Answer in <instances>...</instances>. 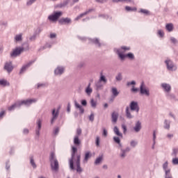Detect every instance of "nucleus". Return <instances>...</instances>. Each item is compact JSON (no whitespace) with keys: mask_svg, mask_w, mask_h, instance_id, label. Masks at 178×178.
Here are the masks:
<instances>
[{"mask_svg":"<svg viewBox=\"0 0 178 178\" xmlns=\"http://www.w3.org/2000/svg\"><path fill=\"white\" fill-rule=\"evenodd\" d=\"M126 51H130V47L123 46L121 47L120 49L118 50L117 54L119 56V58H120L122 60H123L124 58H129V59H134V54H133L132 53L124 54L126 52Z\"/></svg>","mask_w":178,"mask_h":178,"instance_id":"obj_1","label":"nucleus"},{"mask_svg":"<svg viewBox=\"0 0 178 178\" xmlns=\"http://www.w3.org/2000/svg\"><path fill=\"white\" fill-rule=\"evenodd\" d=\"M35 102V99H26L17 102L15 104H13L11 106L8 107V111H13L16 106H21V105H31L33 102Z\"/></svg>","mask_w":178,"mask_h":178,"instance_id":"obj_2","label":"nucleus"},{"mask_svg":"<svg viewBox=\"0 0 178 178\" xmlns=\"http://www.w3.org/2000/svg\"><path fill=\"white\" fill-rule=\"evenodd\" d=\"M49 160L52 170H58L59 169V162L56 159L54 152L51 153Z\"/></svg>","mask_w":178,"mask_h":178,"instance_id":"obj_3","label":"nucleus"},{"mask_svg":"<svg viewBox=\"0 0 178 178\" xmlns=\"http://www.w3.org/2000/svg\"><path fill=\"white\" fill-rule=\"evenodd\" d=\"M72 159L70 160V169L73 170L74 169V161L77 160V155L76 156V153L77 152V148H76V147L74 146H72Z\"/></svg>","mask_w":178,"mask_h":178,"instance_id":"obj_4","label":"nucleus"},{"mask_svg":"<svg viewBox=\"0 0 178 178\" xmlns=\"http://www.w3.org/2000/svg\"><path fill=\"white\" fill-rule=\"evenodd\" d=\"M140 94H142V95H146V97H149V90L145 88V85L144 84V82L141 83V85L140 87Z\"/></svg>","mask_w":178,"mask_h":178,"instance_id":"obj_5","label":"nucleus"},{"mask_svg":"<svg viewBox=\"0 0 178 178\" xmlns=\"http://www.w3.org/2000/svg\"><path fill=\"white\" fill-rule=\"evenodd\" d=\"M60 16H62V12L54 13V15L49 16V20L51 22H56Z\"/></svg>","mask_w":178,"mask_h":178,"instance_id":"obj_6","label":"nucleus"},{"mask_svg":"<svg viewBox=\"0 0 178 178\" xmlns=\"http://www.w3.org/2000/svg\"><path fill=\"white\" fill-rule=\"evenodd\" d=\"M24 51V48L22 47H17L15 49H14L13 51V52L11 53V56H17L19 55H20V54L22 52H23Z\"/></svg>","mask_w":178,"mask_h":178,"instance_id":"obj_7","label":"nucleus"},{"mask_svg":"<svg viewBox=\"0 0 178 178\" xmlns=\"http://www.w3.org/2000/svg\"><path fill=\"white\" fill-rule=\"evenodd\" d=\"M130 109L131 111H136L137 113L140 111V107H138V104L136 102H131L130 104Z\"/></svg>","mask_w":178,"mask_h":178,"instance_id":"obj_8","label":"nucleus"},{"mask_svg":"<svg viewBox=\"0 0 178 178\" xmlns=\"http://www.w3.org/2000/svg\"><path fill=\"white\" fill-rule=\"evenodd\" d=\"M165 63L167 65V69H168V70H176V67H175V65H173V62H172V60H165Z\"/></svg>","mask_w":178,"mask_h":178,"instance_id":"obj_9","label":"nucleus"},{"mask_svg":"<svg viewBox=\"0 0 178 178\" xmlns=\"http://www.w3.org/2000/svg\"><path fill=\"white\" fill-rule=\"evenodd\" d=\"M80 158H81L80 154H77L76 160L74 161V162H76V171L79 172H81V168L80 167Z\"/></svg>","mask_w":178,"mask_h":178,"instance_id":"obj_10","label":"nucleus"},{"mask_svg":"<svg viewBox=\"0 0 178 178\" xmlns=\"http://www.w3.org/2000/svg\"><path fill=\"white\" fill-rule=\"evenodd\" d=\"M58 23H60V24H69L70 23H72V19H70V18H61L60 19H59Z\"/></svg>","mask_w":178,"mask_h":178,"instance_id":"obj_11","label":"nucleus"},{"mask_svg":"<svg viewBox=\"0 0 178 178\" xmlns=\"http://www.w3.org/2000/svg\"><path fill=\"white\" fill-rule=\"evenodd\" d=\"M5 70H7L8 73H10L13 70V66L12 65V62L6 63L4 66Z\"/></svg>","mask_w":178,"mask_h":178,"instance_id":"obj_12","label":"nucleus"},{"mask_svg":"<svg viewBox=\"0 0 178 178\" xmlns=\"http://www.w3.org/2000/svg\"><path fill=\"white\" fill-rule=\"evenodd\" d=\"M161 87L166 92H169V91L172 90V87H170V85L168 83H162Z\"/></svg>","mask_w":178,"mask_h":178,"instance_id":"obj_13","label":"nucleus"},{"mask_svg":"<svg viewBox=\"0 0 178 178\" xmlns=\"http://www.w3.org/2000/svg\"><path fill=\"white\" fill-rule=\"evenodd\" d=\"M63 72H65V68L62 67H58L55 70V74L56 75H59V74H62V73H63Z\"/></svg>","mask_w":178,"mask_h":178,"instance_id":"obj_14","label":"nucleus"},{"mask_svg":"<svg viewBox=\"0 0 178 178\" xmlns=\"http://www.w3.org/2000/svg\"><path fill=\"white\" fill-rule=\"evenodd\" d=\"M119 117V114L116 112H113L112 113L111 118H112V121L114 123H116V122H118V118Z\"/></svg>","mask_w":178,"mask_h":178,"instance_id":"obj_15","label":"nucleus"},{"mask_svg":"<svg viewBox=\"0 0 178 178\" xmlns=\"http://www.w3.org/2000/svg\"><path fill=\"white\" fill-rule=\"evenodd\" d=\"M33 63H34V61H31L26 65H24L22 67V68L21 69L20 73H23L24 72V70H26L27 69V67H30V66H31V65H33Z\"/></svg>","mask_w":178,"mask_h":178,"instance_id":"obj_16","label":"nucleus"},{"mask_svg":"<svg viewBox=\"0 0 178 178\" xmlns=\"http://www.w3.org/2000/svg\"><path fill=\"white\" fill-rule=\"evenodd\" d=\"M134 130H135V131H136V133L138 132L140 130H141V122H138L136 124Z\"/></svg>","mask_w":178,"mask_h":178,"instance_id":"obj_17","label":"nucleus"},{"mask_svg":"<svg viewBox=\"0 0 178 178\" xmlns=\"http://www.w3.org/2000/svg\"><path fill=\"white\" fill-rule=\"evenodd\" d=\"M90 156H91V152H86L85 154V158H84L83 162H88V159H90Z\"/></svg>","mask_w":178,"mask_h":178,"instance_id":"obj_18","label":"nucleus"},{"mask_svg":"<svg viewBox=\"0 0 178 178\" xmlns=\"http://www.w3.org/2000/svg\"><path fill=\"white\" fill-rule=\"evenodd\" d=\"M126 115H127V118H128V119L133 118V115H131V113H130V108H129V106H127L126 108Z\"/></svg>","mask_w":178,"mask_h":178,"instance_id":"obj_19","label":"nucleus"},{"mask_svg":"<svg viewBox=\"0 0 178 178\" xmlns=\"http://www.w3.org/2000/svg\"><path fill=\"white\" fill-rule=\"evenodd\" d=\"M125 10H127V12H136L137 11V8H136V7L131 8L130 6H126L125 7Z\"/></svg>","mask_w":178,"mask_h":178,"instance_id":"obj_20","label":"nucleus"},{"mask_svg":"<svg viewBox=\"0 0 178 178\" xmlns=\"http://www.w3.org/2000/svg\"><path fill=\"white\" fill-rule=\"evenodd\" d=\"M75 106L78 109H79L81 113H84V108H83V106L79 104V103L75 102Z\"/></svg>","mask_w":178,"mask_h":178,"instance_id":"obj_21","label":"nucleus"},{"mask_svg":"<svg viewBox=\"0 0 178 178\" xmlns=\"http://www.w3.org/2000/svg\"><path fill=\"white\" fill-rule=\"evenodd\" d=\"M165 29L169 32L173 31V24H167L165 26Z\"/></svg>","mask_w":178,"mask_h":178,"instance_id":"obj_22","label":"nucleus"},{"mask_svg":"<svg viewBox=\"0 0 178 178\" xmlns=\"http://www.w3.org/2000/svg\"><path fill=\"white\" fill-rule=\"evenodd\" d=\"M114 133L116 134V136H118L119 137H123L122 133L119 131V129L118 128V127H114Z\"/></svg>","mask_w":178,"mask_h":178,"instance_id":"obj_23","label":"nucleus"},{"mask_svg":"<svg viewBox=\"0 0 178 178\" xmlns=\"http://www.w3.org/2000/svg\"><path fill=\"white\" fill-rule=\"evenodd\" d=\"M81 143V142L80 141V139H79V136H75L74 138V144L75 145H80Z\"/></svg>","mask_w":178,"mask_h":178,"instance_id":"obj_24","label":"nucleus"},{"mask_svg":"<svg viewBox=\"0 0 178 178\" xmlns=\"http://www.w3.org/2000/svg\"><path fill=\"white\" fill-rule=\"evenodd\" d=\"M0 86H3V87L9 86V82L6 81V80L1 79L0 80Z\"/></svg>","mask_w":178,"mask_h":178,"instance_id":"obj_25","label":"nucleus"},{"mask_svg":"<svg viewBox=\"0 0 178 178\" xmlns=\"http://www.w3.org/2000/svg\"><path fill=\"white\" fill-rule=\"evenodd\" d=\"M90 105L92 108H97V101H95L94 99H91Z\"/></svg>","mask_w":178,"mask_h":178,"instance_id":"obj_26","label":"nucleus"},{"mask_svg":"<svg viewBox=\"0 0 178 178\" xmlns=\"http://www.w3.org/2000/svg\"><path fill=\"white\" fill-rule=\"evenodd\" d=\"M52 115H53V118L51 119V123H54V120L56 119V118H58V112H55V110H53L52 112Z\"/></svg>","mask_w":178,"mask_h":178,"instance_id":"obj_27","label":"nucleus"},{"mask_svg":"<svg viewBox=\"0 0 178 178\" xmlns=\"http://www.w3.org/2000/svg\"><path fill=\"white\" fill-rule=\"evenodd\" d=\"M112 93L114 97H118V95H119V92H118V89H116V88H112Z\"/></svg>","mask_w":178,"mask_h":178,"instance_id":"obj_28","label":"nucleus"},{"mask_svg":"<svg viewBox=\"0 0 178 178\" xmlns=\"http://www.w3.org/2000/svg\"><path fill=\"white\" fill-rule=\"evenodd\" d=\"M91 86V83H89L88 86L87 87L86 90V92L88 94H90L92 92V89H91V88H90Z\"/></svg>","mask_w":178,"mask_h":178,"instance_id":"obj_29","label":"nucleus"},{"mask_svg":"<svg viewBox=\"0 0 178 178\" xmlns=\"http://www.w3.org/2000/svg\"><path fill=\"white\" fill-rule=\"evenodd\" d=\"M163 168L164 169V170H165V174L168 175V173H169L170 172V170H166V169H168V161H166L163 165Z\"/></svg>","mask_w":178,"mask_h":178,"instance_id":"obj_30","label":"nucleus"},{"mask_svg":"<svg viewBox=\"0 0 178 178\" xmlns=\"http://www.w3.org/2000/svg\"><path fill=\"white\" fill-rule=\"evenodd\" d=\"M113 140H114L115 143L120 145V147L122 146V144H120V138H119V137H114Z\"/></svg>","mask_w":178,"mask_h":178,"instance_id":"obj_31","label":"nucleus"},{"mask_svg":"<svg viewBox=\"0 0 178 178\" xmlns=\"http://www.w3.org/2000/svg\"><path fill=\"white\" fill-rule=\"evenodd\" d=\"M88 13V11H86V12L81 14L79 16H78L75 18V20H79V19H81V17H83V16H86V15H87Z\"/></svg>","mask_w":178,"mask_h":178,"instance_id":"obj_32","label":"nucleus"},{"mask_svg":"<svg viewBox=\"0 0 178 178\" xmlns=\"http://www.w3.org/2000/svg\"><path fill=\"white\" fill-rule=\"evenodd\" d=\"M140 13H143L144 15H149V11L148 10H145V9H140Z\"/></svg>","mask_w":178,"mask_h":178,"instance_id":"obj_33","label":"nucleus"},{"mask_svg":"<svg viewBox=\"0 0 178 178\" xmlns=\"http://www.w3.org/2000/svg\"><path fill=\"white\" fill-rule=\"evenodd\" d=\"M177 154H178V148H174L172 149V156H176V155H177Z\"/></svg>","mask_w":178,"mask_h":178,"instance_id":"obj_34","label":"nucleus"},{"mask_svg":"<svg viewBox=\"0 0 178 178\" xmlns=\"http://www.w3.org/2000/svg\"><path fill=\"white\" fill-rule=\"evenodd\" d=\"M164 123H165L164 128L167 129V130H169V129H170V124L168 122V120H165Z\"/></svg>","mask_w":178,"mask_h":178,"instance_id":"obj_35","label":"nucleus"},{"mask_svg":"<svg viewBox=\"0 0 178 178\" xmlns=\"http://www.w3.org/2000/svg\"><path fill=\"white\" fill-rule=\"evenodd\" d=\"M99 81H103V83H106V78H105V76L102 75V73L101 74Z\"/></svg>","mask_w":178,"mask_h":178,"instance_id":"obj_36","label":"nucleus"},{"mask_svg":"<svg viewBox=\"0 0 178 178\" xmlns=\"http://www.w3.org/2000/svg\"><path fill=\"white\" fill-rule=\"evenodd\" d=\"M129 151H130V148H127L125 150H123L122 154H121L122 158H124V154L126 152H129Z\"/></svg>","mask_w":178,"mask_h":178,"instance_id":"obj_37","label":"nucleus"},{"mask_svg":"<svg viewBox=\"0 0 178 178\" xmlns=\"http://www.w3.org/2000/svg\"><path fill=\"white\" fill-rule=\"evenodd\" d=\"M102 161V156L98 157L95 162V165H98V163H99Z\"/></svg>","mask_w":178,"mask_h":178,"instance_id":"obj_38","label":"nucleus"},{"mask_svg":"<svg viewBox=\"0 0 178 178\" xmlns=\"http://www.w3.org/2000/svg\"><path fill=\"white\" fill-rule=\"evenodd\" d=\"M165 33H163V31L162 30L158 31V35H159V37H163Z\"/></svg>","mask_w":178,"mask_h":178,"instance_id":"obj_39","label":"nucleus"},{"mask_svg":"<svg viewBox=\"0 0 178 178\" xmlns=\"http://www.w3.org/2000/svg\"><path fill=\"white\" fill-rule=\"evenodd\" d=\"M15 41H22V35H17L15 36Z\"/></svg>","mask_w":178,"mask_h":178,"instance_id":"obj_40","label":"nucleus"},{"mask_svg":"<svg viewBox=\"0 0 178 178\" xmlns=\"http://www.w3.org/2000/svg\"><path fill=\"white\" fill-rule=\"evenodd\" d=\"M172 163L173 165H178V158H174L172 159Z\"/></svg>","mask_w":178,"mask_h":178,"instance_id":"obj_41","label":"nucleus"},{"mask_svg":"<svg viewBox=\"0 0 178 178\" xmlns=\"http://www.w3.org/2000/svg\"><path fill=\"white\" fill-rule=\"evenodd\" d=\"M116 80L120 81V80H122V74H118V76H116Z\"/></svg>","mask_w":178,"mask_h":178,"instance_id":"obj_42","label":"nucleus"},{"mask_svg":"<svg viewBox=\"0 0 178 178\" xmlns=\"http://www.w3.org/2000/svg\"><path fill=\"white\" fill-rule=\"evenodd\" d=\"M31 164L33 168H36L35 163H34V159H31Z\"/></svg>","mask_w":178,"mask_h":178,"instance_id":"obj_43","label":"nucleus"},{"mask_svg":"<svg viewBox=\"0 0 178 178\" xmlns=\"http://www.w3.org/2000/svg\"><path fill=\"white\" fill-rule=\"evenodd\" d=\"M103 136H104V137L108 136V131H106L105 129H103Z\"/></svg>","mask_w":178,"mask_h":178,"instance_id":"obj_44","label":"nucleus"},{"mask_svg":"<svg viewBox=\"0 0 178 178\" xmlns=\"http://www.w3.org/2000/svg\"><path fill=\"white\" fill-rule=\"evenodd\" d=\"M96 145H97V147L99 146V136H97V137L96 138Z\"/></svg>","mask_w":178,"mask_h":178,"instance_id":"obj_45","label":"nucleus"},{"mask_svg":"<svg viewBox=\"0 0 178 178\" xmlns=\"http://www.w3.org/2000/svg\"><path fill=\"white\" fill-rule=\"evenodd\" d=\"M122 130H124V133H126V131H127V128L126 125L122 124Z\"/></svg>","mask_w":178,"mask_h":178,"instance_id":"obj_46","label":"nucleus"},{"mask_svg":"<svg viewBox=\"0 0 178 178\" xmlns=\"http://www.w3.org/2000/svg\"><path fill=\"white\" fill-rule=\"evenodd\" d=\"M89 120H90V122H93L94 121V114H91L89 117Z\"/></svg>","mask_w":178,"mask_h":178,"instance_id":"obj_47","label":"nucleus"},{"mask_svg":"<svg viewBox=\"0 0 178 178\" xmlns=\"http://www.w3.org/2000/svg\"><path fill=\"white\" fill-rule=\"evenodd\" d=\"M108 0H96V2H98L99 3H104V2H106Z\"/></svg>","mask_w":178,"mask_h":178,"instance_id":"obj_48","label":"nucleus"},{"mask_svg":"<svg viewBox=\"0 0 178 178\" xmlns=\"http://www.w3.org/2000/svg\"><path fill=\"white\" fill-rule=\"evenodd\" d=\"M134 84H136V81H132L131 82H128L127 83V86H134Z\"/></svg>","mask_w":178,"mask_h":178,"instance_id":"obj_49","label":"nucleus"},{"mask_svg":"<svg viewBox=\"0 0 178 178\" xmlns=\"http://www.w3.org/2000/svg\"><path fill=\"white\" fill-rule=\"evenodd\" d=\"M95 44H96L97 45H98L99 47H101V44L99 43V40H98V39H96L95 40Z\"/></svg>","mask_w":178,"mask_h":178,"instance_id":"obj_50","label":"nucleus"},{"mask_svg":"<svg viewBox=\"0 0 178 178\" xmlns=\"http://www.w3.org/2000/svg\"><path fill=\"white\" fill-rule=\"evenodd\" d=\"M35 0H29L28 2H27V5H32L33 3H34V1Z\"/></svg>","mask_w":178,"mask_h":178,"instance_id":"obj_51","label":"nucleus"},{"mask_svg":"<svg viewBox=\"0 0 178 178\" xmlns=\"http://www.w3.org/2000/svg\"><path fill=\"white\" fill-rule=\"evenodd\" d=\"M131 147H136V145H137V143L136 141H131Z\"/></svg>","mask_w":178,"mask_h":178,"instance_id":"obj_52","label":"nucleus"},{"mask_svg":"<svg viewBox=\"0 0 178 178\" xmlns=\"http://www.w3.org/2000/svg\"><path fill=\"white\" fill-rule=\"evenodd\" d=\"M76 134H78V136H80L81 134V129H78L76 130Z\"/></svg>","mask_w":178,"mask_h":178,"instance_id":"obj_53","label":"nucleus"},{"mask_svg":"<svg viewBox=\"0 0 178 178\" xmlns=\"http://www.w3.org/2000/svg\"><path fill=\"white\" fill-rule=\"evenodd\" d=\"M38 129L40 130L41 129V121H40V120H39L38 121Z\"/></svg>","mask_w":178,"mask_h":178,"instance_id":"obj_54","label":"nucleus"},{"mask_svg":"<svg viewBox=\"0 0 178 178\" xmlns=\"http://www.w3.org/2000/svg\"><path fill=\"white\" fill-rule=\"evenodd\" d=\"M131 91H133V92H137V91H138V89L137 88L133 87Z\"/></svg>","mask_w":178,"mask_h":178,"instance_id":"obj_55","label":"nucleus"},{"mask_svg":"<svg viewBox=\"0 0 178 178\" xmlns=\"http://www.w3.org/2000/svg\"><path fill=\"white\" fill-rule=\"evenodd\" d=\"M81 104L82 105H83V106H86L87 105V101L86 100H82L81 101Z\"/></svg>","mask_w":178,"mask_h":178,"instance_id":"obj_56","label":"nucleus"},{"mask_svg":"<svg viewBox=\"0 0 178 178\" xmlns=\"http://www.w3.org/2000/svg\"><path fill=\"white\" fill-rule=\"evenodd\" d=\"M3 115H5V111H1V113H0V118H3Z\"/></svg>","mask_w":178,"mask_h":178,"instance_id":"obj_57","label":"nucleus"},{"mask_svg":"<svg viewBox=\"0 0 178 178\" xmlns=\"http://www.w3.org/2000/svg\"><path fill=\"white\" fill-rule=\"evenodd\" d=\"M56 37V34L55 33L50 34V38H55Z\"/></svg>","mask_w":178,"mask_h":178,"instance_id":"obj_58","label":"nucleus"},{"mask_svg":"<svg viewBox=\"0 0 178 178\" xmlns=\"http://www.w3.org/2000/svg\"><path fill=\"white\" fill-rule=\"evenodd\" d=\"M153 138H154V141H155V138H156V132L154 131V134H153Z\"/></svg>","mask_w":178,"mask_h":178,"instance_id":"obj_59","label":"nucleus"},{"mask_svg":"<svg viewBox=\"0 0 178 178\" xmlns=\"http://www.w3.org/2000/svg\"><path fill=\"white\" fill-rule=\"evenodd\" d=\"M170 40L173 44H176V40L174 38H171Z\"/></svg>","mask_w":178,"mask_h":178,"instance_id":"obj_60","label":"nucleus"},{"mask_svg":"<svg viewBox=\"0 0 178 178\" xmlns=\"http://www.w3.org/2000/svg\"><path fill=\"white\" fill-rule=\"evenodd\" d=\"M167 137H168V138H172V137H173V134H168L167 135Z\"/></svg>","mask_w":178,"mask_h":178,"instance_id":"obj_61","label":"nucleus"},{"mask_svg":"<svg viewBox=\"0 0 178 178\" xmlns=\"http://www.w3.org/2000/svg\"><path fill=\"white\" fill-rule=\"evenodd\" d=\"M24 134H29V129H24Z\"/></svg>","mask_w":178,"mask_h":178,"instance_id":"obj_62","label":"nucleus"},{"mask_svg":"<svg viewBox=\"0 0 178 178\" xmlns=\"http://www.w3.org/2000/svg\"><path fill=\"white\" fill-rule=\"evenodd\" d=\"M40 87H44V84L42 83L38 84V88H40Z\"/></svg>","mask_w":178,"mask_h":178,"instance_id":"obj_63","label":"nucleus"},{"mask_svg":"<svg viewBox=\"0 0 178 178\" xmlns=\"http://www.w3.org/2000/svg\"><path fill=\"white\" fill-rule=\"evenodd\" d=\"M58 133H59V129L56 128L55 129V134H58Z\"/></svg>","mask_w":178,"mask_h":178,"instance_id":"obj_64","label":"nucleus"}]
</instances>
